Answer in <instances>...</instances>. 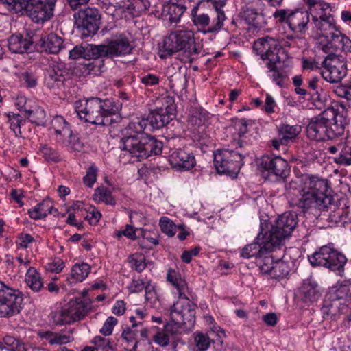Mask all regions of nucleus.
<instances>
[{"label": "nucleus", "instance_id": "1", "mask_svg": "<svg viewBox=\"0 0 351 351\" xmlns=\"http://www.w3.org/2000/svg\"><path fill=\"white\" fill-rule=\"evenodd\" d=\"M346 124L345 106L333 101L319 115L311 120L306 127L307 136L317 141L332 140L344 134Z\"/></svg>", "mask_w": 351, "mask_h": 351}, {"label": "nucleus", "instance_id": "2", "mask_svg": "<svg viewBox=\"0 0 351 351\" xmlns=\"http://www.w3.org/2000/svg\"><path fill=\"white\" fill-rule=\"evenodd\" d=\"M119 101L110 99L101 100L91 97L86 100H78L74 104L77 116L85 122L94 125H110L112 115L116 114L121 108Z\"/></svg>", "mask_w": 351, "mask_h": 351}, {"label": "nucleus", "instance_id": "3", "mask_svg": "<svg viewBox=\"0 0 351 351\" xmlns=\"http://www.w3.org/2000/svg\"><path fill=\"white\" fill-rule=\"evenodd\" d=\"M201 51L202 47L196 43L192 31L177 29L164 39L162 49L160 50V58L165 59L175 53L182 51L187 60L191 63Z\"/></svg>", "mask_w": 351, "mask_h": 351}, {"label": "nucleus", "instance_id": "4", "mask_svg": "<svg viewBox=\"0 0 351 351\" xmlns=\"http://www.w3.org/2000/svg\"><path fill=\"white\" fill-rule=\"evenodd\" d=\"M57 0H3L8 4V9L16 12L23 10L34 23H43L53 16Z\"/></svg>", "mask_w": 351, "mask_h": 351}, {"label": "nucleus", "instance_id": "5", "mask_svg": "<svg viewBox=\"0 0 351 351\" xmlns=\"http://www.w3.org/2000/svg\"><path fill=\"white\" fill-rule=\"evenodd\" d=\"M298 223V217L291 212H286L278 216L271 229L265 233L274 247L282 245L285 239L289 237Z\"/></svg>", "mask_w": 351, "mask_h": 351}, {"label": "nucleus", "instance_id": "6", "mask_svg": "<svg viewBox=\"0 0 351 351\" xmlns=\"http://www.w3.org/2000/svg\"><path fill=\"white\" fill-rule=\"evenodd\" d=\"M253 49L262 60L266 61L268 70H274L281 61V55L285 50L275 43V40L269 36L258 38L254 43Z\"/></svg>", "mask_w": 351, "mask_h": 351}, {"label": "nucleus", "instance_id": "7", "mask_svg": "<svg viewBox=\"0 0 351 351\" xmlns=\"http://www.w3.org/2000/svg\"><path fill=\"white\" fill-rule=\"evenodd\" d=\"M90 49L95 58H113L132 53L134 47L125 36L121 35L108 40L106 45H90Z\"/></svg>", "mask_w": 351, "mask_h": 351}, {"label": "nucleus", "instance_id": "8", "mask_svg": "<svg viewBox=\"0 0 351 351\" xmlns=\"http://www.w3.org/2000/svg\"><path fill=\"white\" fill-rule=\"evenodd\" d=\"M241 154L230 149L218 150L214 154V165L218 173L235 178L243 165Z\"/></svg>", "mask_w": 351, "mask_h": 351}, {"label": "nucleus", "instance_id": "9", "mask_svg": "<svg viewBox=\"0 0 351 351\" xmlns=\"http://www.w3.org/2000/svg\"><path fill=\"white\" fill-rule=\"evenodd\" d=\"M23 295L0 281V318L17 315L22 309Z\"/></svg>", "mask_w": 351, "mask_h": 351}, {"label": "nucleus", "instance_id": "10", "mask_svg": "<svg viewBox=\"0 0 351 351\" xmlns=\"http://www.w3.org/2000/svg\"><path fill=\"white\" fill-rule=\"evenodd\" d=\"M304 188L299 191L297 197L291 198L289 204L293 208H296L301 212L305 213L311 209H317L319 210H326L330 208V199L328 198L321 200Z\"/></svg>", "mask_w": 351, "mask_h": 351}, {"label": "nucleus", "instance_id": "11", "mask_svg": "<svg viewBox=\"0 0 351 351\" xmlns=\"http://www.w3.org/2000/svg\"><path fill=\"white\" fill-rule=\"evenodd\" d=\"M322 77L330 83H338L347 73V65L339 56L329 54L323 62Z\"/></svg>", "mask_w": 351, "mask_h": 351}, {"label": "nucleus", "instance_id": "12", "mask_svg": "<svg viewBox=\"0 0 351 351\" xmlns=\"http://www.w3.org/2000/svg\"><path fill=\"white\" fill-rule=\"evenodd\" d=\"M74 18L76 27L87 31L85 34H95L99 28L101 15L95 8L80 10L74 14Z\"/></svg>", "mask_w": 351, "mask_h": 351}, {"label": "nucleus", "instance_id": "13", "mask_svg": "<svg viewBox=\"0 0 351 351\" xmlns=\"http://www.w3.org/2000/svg\"><path fill=\"white\" fill-rule=\"evenodd\" d=\"M261 165L269 174H274L277 178L282 179L285 183L287 189L291 187L293 181H289L288 178L289 167L287 160L282 157L265 156L262 158Z\"/></svg>", "mask_w": 351, "mask_h": 351}, {"label": "nucleus", "instance_id": "14", "mask_svg": "<svg viewBox=\"0 0 351 351\" xmlns=\"http://www.w3.org/2000/svg\"><path fill=\"white\" fill-rule=\"evenodd\" d=\"M302 181L303 188L305 190L314 193L315 196L321 199V200L328 198L330 199V206H335L333 197L327 194L328 189L327 180L311 174H304L302 176Z\"/></svg>", "mask_w": 351, "mask_h": 351}, {"label": "nucleus", "instance_id": "15", "mask_svg": "<svg viewBox=\"0 0 351 351\" xmlns=\"http://www.w3.org/2000/svg\"><path fill=\"white\" fill-rule=\"evenodd\" d=\"M274 244L267 239L265 234L259 233L256 241L245 245L241 251V256L250 258L254 256L261 258L274 250Z\"/></svg>", "mask_w": 351, "mask_h": 351}, {"label": "nucleus", "instance_id": "16", "mask_svg": "<svg viewBox=\"0 0 351 351\" xmlns=\"http://www.w3.org/2000/svg\"><path fill=\"white\" fill-rule=\"evenodd\" d=\"M92 301L89 298H76L70 301L64 308L70 323L79 321L84 318L90 310Z\"/></svg>", "mask_w": 351, "mask_h": 351}, {"label": "nucleus", "instance_id": "17", "mask_svg": "<svg viewBox=\"0 0 351 351\" xmlns=\"http://www.w3.org/2000/svg\"><path fill=\"white\" fill-rule=\"evenodd\" d=\"M169 162L173 169L180 171L189 170L196 164L195 156L182 149H171Z\"/></svg>", "mask_w": 351, "mask_h": 351}, {"label": "nucleus", "instance_id": "18", "mask_svg": "<svg viewBox=\"0 0 351 351\" xmlns=\"http://www.w3.org/2000/svg\"><path fill=\"white\" fill-rule=\"evenodd\" d=\"M278 138L271 141V145L276 150L280 149V145H287L289 143L293 142L301 132L300 126L281 125L279 126Z\"/></svg>", "mask_w": 351, "mask_h": 351}, {"label": "nucleus", "instance_id": "19", "mask_svg": "<svg viewBox=\"0 0 351 351\" xmlns=\"http://www.w3.org/2000/svg\"><path fill=\"white\" fill-rule=\"evenodd\" d=\"M313 23L317 31L319 32L320 36L326 38L338 29L333 16L330 14L322 13L319 17L313 16Z\"/></svg>", "mask_w": 351, "mask_h": 351}, {"label": "nucleus", "instance_id": "20", "mask_svg": "<svg viewBox=\"0 0 351 351\" xmlns=\"http://www.w3.org/2000/svg\"><path fill=\"white\" fill-rule=\"evenodd\" d=\"M311 12L306 10H295L288 15V25L289 27L297 32L304 33L308 29Z\"/></svg>", "mask_w": 351, "mask_h": 351}, {"label": "nucleus", "instance_id": "21", "mask_svg": "<svg viewBox=\"0 0 351 351\" xmlns=\"http://www.w3.org/2000/svg\"><path fill=\"white\" fill-rule=\"evenodd\" d=\"M143 135L130 134L123 137L121 140V147L123 150L128 152V153L134 157L143 158L142 148Z\"/></svg>", "mask_w": 351, "mask_h": 351}, {"label": "nucleus", "instance_id": "22", "mask_svg": "<svg viewBox=\"0 0 351 351\" xmlns=\"http://www.w3.org/2000/svg\"><path fill=\"white\" fill-rule=\"evenodd\" d=\"M58 64H52L45 75V83L51 89H59L64 86L66 78Z\"/></svg>", "mask_w": 351, "mask_h": 351}, {"label": "nucleus", "instance_id": "23", "mask_svg": "<svg viewBox=\"0 0 351 351\" xmlns=\"http://www.w3.org/2000/svg\"><path fill=\"white\" fill-rule=\"evenodd\" d=\"M51 129H53L56 141L60 143L66 137L71 136V129L69 123L62 116H55L51 121Z\"/></svg>", "mask_w": 351, "mask_h": 351}, {"label": "nucleus", "instance_id": "24", "mask_svg": "<svg viewBox=\"0 0 351 351\" xmlns=\"http://www.w3.org/2000/svg\"><path fill=\"white\" fill-rule=\"evenodd\" d=\"M321 294L317 284L311 278L303 281L300 288V296L305 303H312L318 300Z\"/></svg>", "mask_w": 351, "mask_h": 351}, {"label": "nucleus", "instance_id": "25", "mask_svg": "<svg viewBox=\"0 0 351 351\" xmlns=\"http://www.w3.org/2000/svg\"><path fill=\"white\" fill-rule=\"evenodd\" d=\"M173 117L163 107H160L152 111L146 119L153 129H159L168 124Z\"/></svg>", "mask_w": 351, "mask_h": 351}, {"label": "nucleus", "instance_id": "26", "mask_svg": "<svg viewBox=\"0 0 351 351\" xmlns=\"http://www.w3.org/2000/svg\"><path fill=\"white\" fill-rule=\"evenodd\" d=\"M29 217L33 219L45 218L49 214H58V210L53 208V202L49 198L44 199L32 209L28 210Z\"/></svg>", "mask_w": 351, "mask_h": 351}, {"label": "nucleus", "instance_id": "27", "mask_svg": "<svg viewBox=\"0 0 351 351\" xmlns=\"http://www.w3.org/2000/svg\"><path fill=\"white\" fill-rule=\"evenodd\" d=\"M41 47L49 53H58L63 47V39L56 34L50 33L40 40Z\"/></svg>", "mask_w": 351, "mask_h": 351}, {"label": "nucleus", "instance_id": "28", "mask_svg": "<svg viewBox=\"0 0 351 351\" xmlns=\"http://www.w3.org/2000/svg\"><path fill=\"white\" fill-rule=\"evenodd\" d=\"M32 41L29 38H23L21 34L12 35L8 40V47L12 53H23L27 52Z\"/></svg>", "mask_w": 351, "mask_h": 351}, {"label": "nucleus", "instance_id": "29", "mask_svg": "<svg viewBox=\"0 0 351 351\" xmlns=\"http://www.w3.org/2000/svg\"><path fill=\"white\" fill-rule=\"evenodd\" d=\"M143 158H147L152 154L158 155L162 152V143L153 136L143 134Z\"/></svg>", "mask_w": 351, "mask_h": 351}, {"label": "nucleus", "instance_id": "30", "mask_svg": "<svg viewBox=\"0 0 351 351\" xmlns=\"http://www.w3.org/2000/svg\"><path fill=\"white\" fill-rule=\"evenodd\" d=\"M333 247L330 244L324 245L319 250L314 252L308 257L310 263L313 266H322L326 267L328 263V260L331 253H332Z\"/></svg>", "mask_w": 351, "mask_h": 351}, {"label": "nucleus", "instance_id": "31", "mask_svg": "<svg viewBox=\"0 0 351 351\" xmlns=\"http://www.w3.org/2000/svg\"><path fill=\"white\" fill-rule=\"evenodd\" d=\"M199 5L193 7L191 10V19L193 25L196 27L197 31L204 34H208L207 29H209L210 19L207 14L198 13Z\"/></svg>", "mask_w": 351, "mask_h": 351}, {"label": "nucleus", "instance_id": "32", "mask_svg": "<svg viewBox=\"0 0 351 351\" xmlns=\"http://www.w3.org/2000/svg\"><path fill=\"white\" fill-rule=\"evenodd\" d=\"M347 262L346 257L333 248L332 253H331L328 263L326 265V268L330 269L331 271H337L339 275H342L344 271V265Z\"/></svg>", "mask_w": 351, "mask_h": 351}, {"label": "nucleus", "instance_id": "33", "mask_svg": "<svg viewBox=\"0 0 351 351\" xmlns=\"http://www.w3.org/2000/svg\"><path fill=\"white\" fill-rule=\"evenodd\" d=\"M186 11V7L182 4L170 3L164 6L163 13L169 16V21L171 23L180 21L181 16Z\"/></svg>", "mask_w": 351, "mask_h": 351}, {"label": "nucleus", "instance_id": "34", "mask_svg": "<svg viewBox=\"0 0 351 351\" xmlns=\"http://www.w3.org/2000/svg\"><path fill=\"white\" fill-rule=\"evenodd\" d=\"M180 299H184L183 301H181V306L184 324L194 322L197 305L191 302L185 294H183Z\"/></svg>", "mask_w": 351, "mask_h": 351}, {"label": "nucleus", "instance_id": "35", "mask_svg": "<svg viewBox=\"0 0 351 351\" xmlns=\"http://www.w3.org/2000/svg\"><path fill=\"white\" fill-rule=\"evenodd\" d=\"M8 118L10 123V128L14 132L16 137L23 138L29 137L25 134L24 131L21 130V126H24L25 121L19 114L10 112L8 114Z\"/></svg>", "mask_w": 351, "mask_h": 351}, {"label": "nucleus", "instance_id": "36", "mask_svg": "<svg viewBox=\"0 0 351 351\" xmlns=\"http://www.w3.org/2000/svg\"><path fill=\"white\" fill-rule=\"evenodd\" d=\"M25 282L30 289L35 292L39 291L43 288L40 275L34 267H29L27 270Z\"/></svg>", "mask_w": 351, "mask_h": 351}, {"label": "nucleus", "instance_id": "37", "mask_svg": "<svg viewBox=\"0 0 351 351\" xmlns=\"http://www.w3.org/2000/svg\"><path fill=\"white\" fill-rule=\"evenodd\" d=\"M167 279V281L171 282L177 289L179 293V298H181L182 295L184 294V291L187 287L186 281L172 269L168 270Z\"/></svg>", "mask_w": 351, "mask_h": 351}, {"label": "nucleus", "instance_id": "38", "mask_svg": "<svg viewBox=\"0 0 351 351\" xmlns=\"http://www.w3.org/2000/svg\"><path fill=\"white\" fill-rule=\"evenodd\" d=\"M90 271V267L87 263L75 264L72 267L71 278L76 282H82L88 276Z\"/></svg>", "mask_w": 351, "mask_h": 351}, {"label": "nucleus", "instance_id": "39", "mask_svg": "<svg viewBox=\"0 0 351 351\" xmlns=\"http://www.w3.org/2000/svg\"><path fill=\"white\" fill-rule=\"evenodd\" d=\"M346 36L343 34L338 28L335 32L329 36L327 40V45L325 46L326 48L330 47L333 48L335 51H340L343 47V41L346 39Z\"/></svg>", "mask_w": 351, "mask_h": 351}, {"label": "nucleus", "instance_id": "40", "mask_svg": "<svg viewBox=\"0 0 351 351\" xmlns=\"http://www.w3.org/2000/svg\"><path fill=\"white\" fill-rule=\"evenodd\" d=\"M42 338L45 339L51 345L65 344L70 342V336L60 335L59 333L47 331L40 335Z\"/></svg>", "mask_w": 351, "mask_h": 351}, {"label": "nucleus", "instance_id": "41", "mask_svg": "<svg viewBox=\"0 0 351 351\" xmlns=\"http://www.w3.org/2000/svg\"><path fill=\"white\" fill-rule=\"evenodd\" d=\"M25 344L12 336H5L0 348L8 351H24Z\"/></svg>", "mask_w": 351, "mask_h": 351}, {"label": "nucleus", "instance_id": "42", "mask_svg": "<svg viewBox=\"0 0 351 351\" xmlns=\"http://www.w3.org/2000/svg\"><path fill=\"white\" fill-rule=\"evenodd\" d=\"M25 117L32 123L37 125H44L45 124V112L40 108H37L34 110H25Z\"/></svg>", "mask_w": 351, "mask_h": 351}, {"label": "nucleus", "instance_id": "43", "mask_svg": "<svg viewBox=\"0 0 351 351\" xmlns=\"http://www.w3.org/2000/svg\"><path fill=\"white\" fill-rule=\"evenodd\" d=\"M243 17L249 25H254L256 27L260 25V21L262 19V16L258 12L257 10L251 7H247L243 10Z\"/></svg>", "mask_w": 351, "mask_h": 351}, {"label": "nucleus", "instance_id": "44", "mask_svg": "<svg viewBox=\"0 0 351 351\" xmlns=\"http://www.w3.org/2000/svg\"><path fill=\"white\" fill-rule=\"evenodd\" d=\"M60 144L74 152H81L84 147V143L77 136L73 134V132L71 137L65 138L64 142Z\"/></svg>", "mask_w": 351, "mask_h": 351}, {"label": "nucleus", "instance_id": "45", "mask_svg": "<svg viewBox=\"0 0 351 351\" xmlns=\"http://www.w3.org/2000/svg\"><path fill=\"white\" fill-rule=\"evenodd\" d=\"M234 128L237 131V135L239 136V139L237 141L236 139H234V141L241 147L243 143H247L245 141L242 139L248 131L247 121L245 119H237L234 122Z\"/></svg>", "mask_w": 351, "mask_h": 351}, {"label": "nucleus", "instance_id": "46", "mask_svg": "<svg viewBox=\"0 0 351 351\" xmlns=\"http://www.w3.org/2000/svg\"><path fill=\"white\" fill-rule=\"evenodd\" d=\"M131 267L138 272H141L145 267V258L143 254L135 253L128 258Z\"/></svg>", "mask_w": 351, "mask_h": 351}, {"label": "nucleus", "instance_id": "47", "mask_svg": "<svg viewBox=\"0 0 351 351\" xmlns=\"http://www.w3.org/2000/svg\"><path fill=\"white\" fill-rule=\"evenodd\" d=\"M289 271V267L286 262L278 261L274 263L271 276L274 278H282L287 276Z\"/></svg>", "mask_w": 351, "mask_h": 351}, {"label": "nucleus", "instance_id": "48", "mask_svg": "<svg viewBox=\"0 0 351 351\" xmlns=\"http://www.w3.org/2000/svg\"><path fill=\"white\" fill-rule=\"evenodd\" d=\"M226 19L224 12H219V14H216V16L213 19L212 23H209V29H207V32L209 34L218 33L223 27Z\"/></svg>", "mask_w": 351, "mask_h": 351}, {"label": "nucleus", "instance_id": "49", "mask_svg": "<svg viewBox=\"0 0 351 351\" xmlns=\"http://www.w3.org/2000/svg\"><path fill=\"white\" fill-rule=\"evenodd\" d=\"M138 230L143 237L142 241L140 242V246L141 248L150 250L152 248V245H157L158 244L157 239L151 237L150 231L142 229Z\"/></svg>", "mask_w": 351, "mask_h": 351}, {"label": "nucleus", "instance_id": "50", "mask_svg": "<svg viewBox=\"0 0 351 351\" xmlns=\"http://www.w3.org/2000/svg\"><path fill=\"white\" fill-rule=\"evenodd\" d=\"M260 258L261 259L259 261L258 265L261 273L265 274H270L271 275L275 263V262H274L273 258L271 256L265 254Z\"/></svg>", "mask_w": 351, "mask_h": 351}, {"label": "nucleus", "instance_id": "51", "mask_svg": "<svg viewBox=\"0 0 351 351\" xmlns=\"http://www.w3.org/2000/svg\"><path fill=\"white\" fill-rule=\"evenodd\" d=\"M95 196L97 197L100 201L108 204L113 205L115 204L111 192L104 186L98 187L95 191Z\"/></svg>", "mask_w": 351, "mask_h": 351}, {"label": "nucleus", "instance_id": "52", "mask_svg": "<svg viewBox=\"0 0 351 351\" xmlns=\"http://www.w3.org/2000/svg\"><path fill=\"white\" fill-rule=\"evenodd\" d=\"M40 151L43 154V157L47 160L58 162L60 160L58 152L56 149L47 145H41L40 147Z\"/></svg>", "mask_w": 351, "mask_h": 351}, {"label": "nucleus", "instance_id": "53", "mask_svg": "<svg viewBox=\"0 0 351 351\" xmlns=\"http://www.w3.org/2000/svg\"><path fill=\"white\" fill-rule=\"evenodd\" d=\"M160 226L163 233L169 237L175 235L176 232V227L173 223L167 217H162L160 220Z\"/></svg>", "mask_w": 351, "mask_h": 351}, {"label": "nucleus", "instance_id": "54", "mask_svg": "<svg viewBox=\"0 0 351 351\" xmlns=\"http://www.w3.org/2000/svg\"><path fill=\"white\" fill-rule=\"evenodd\" d=\"M335 163L344 165H351V151L348 150L346 147H343L340 154L334 158Z\"/></svg>", "mask_w": 351, "mask_h": 351}, {"label": "nucleus", "instance_id": "55", "mask_svg": "<svg viewBox=\"0 0 351 351\" xmlns=\"http://www.w3.org/2000/svg\"><path fill=\"white\" fill-rule=\"evenodd\" d=\"M170 317L173 321H176L178 323H184L182 313L181 301H177L170 308Z\"/></svg>", "mask_w": 351, "mask_h": 351}, {"label": "nucleus", "instance_id": "56", "mask_svg": "<svg viewBox=\"0 0 351 351\" xmlns=\"http://www.w3.org/2000/svg\"><path fill=\"white\" fill-rule=\"evenodd\" d=\"M195 342L199 351H206L209 348L211 340L208 335L199 333L195 337Z\"/></svg>", "mask_w": 351, "mask_h": 351}, {"label": "nucleus", "instance_id": "57", "mask_svg": "<svg viewBox=\"0 0 351 351\" xmlns=\"http://www.w3.org/2000/svg\"><path fill=\"white\" fill-rule=\"evenodd\" d=\"M147 123V120L146 119H137L136 120L130 123L128 127L130 130L136 134V135L140 136L144 134L143 131L145 130Z\"/></svg>", "mask_w": 351, "mask_h": 351}, {"label": "nucleus", "instance_id": "58", "mask_svg": "<svg viewBox=\"0 0 351 351\" xmlns=\"http://www.w3.org/2000/svg\"><path fill=\"white\" fill-rule=\"evenodd\" d=\"M136 333L130 328H126L124 329L121 334V337L128 343L132 342L134 341V344L130 351H136L138 341H136Z\"/></svg>", "mask_w": 351, "mask_h": 351}, {"label": "nucleus", "instance_id": "59", "mask_svg": "<svg viewBox=\"0 0 351 351\" xmlns=\"http://www.w3.org/2000/svg\"><path fill=\"white\" fill-rule=\"evenodd\" d=\"M118 320L114 317H108L104 322L100 332L104 336L110 335L112 332L114 327L117 324Z\"/></svg>", "mask_w": 351, "mask_h": 351}, {"label": "nucleus", "instance_id": "60", "mask_svg": "<svg viewBox=\"0 0 351 351\" xmlns=\"http://www.w3.org/2000/svg\"><path fill=\"white\" fill-rule=\"evenodd\" d=\"M92 343L97 349L106 350V351H108L107 349L112 350L113 348L112 341L109 339L101 336L95 337L92 340Z\"/></svg>", "mask_w": 351, "mask_h": 351}, {"label": "nucleus", "instance_id": "61", "mask_svg": "<svg viewBox=\"0 0 351 351\" xmlns=\"http://www.w3.org/2000/svg\"><path fill=\"white\" fill-rule=\"evenodd\" d=\"M64 308H62V309L59 311H56L52 313V318L53 322L56 325H62V324H70V322L68 320L67 315L65 313Z\"/></svg>", "mask_w": 351, "mask_h": 351}, {"label": "nucleus", "instance_id": "62", "mask_svg": "<svg viewBox=\"0 0 351 351\" xmlns=\"http://www.w3.org/2000/svg\"><path fill=\"white\" fill-rule=\"evenodd\" d=\"M269 72L272 73L271 78L272 80L280 87H282L285 84V80L287 77V75L285 72L279 70L278 67H275L274 70H269Z\"/></svg>", "mask_w": 351, "mask_h": 351}, {"label": "nucleus", "instance_id": "63", "mask_svg": "<svg viewBox=\"0 0 351 351\" xmlns=\"http://www.w3.org/2000/svg\"><path fill=\"white\" fill-rule=\"evenodd\" d=\"M97 169L96 167L91 166L88 169L86 176L83 178L84 184L88 187H92L96 181Z\"/></svg>", "mask_w": 351, "mask_h": 351}, {"label": "nucleus", "instance_id": "64", "mask_svg": "<svg viewBox=\"0 0 351 351\" xmlns=\"http://www.w3.org/2000/svg\"><path fill=\"white\" fill-rule=\"evenodd\" d=\"M154 341L162 347L167 346L169 343L168 333L165 331H158L153 337Z\"/></svg>", "mask_w": 351, "mask_h": 351}]
</instances>
